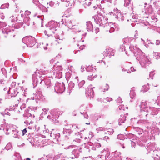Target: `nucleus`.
I'll return each instance as SVG.
<instances>
[{
	"label": "nucleus",
	"instance_id": "6e6d98bb",
	"mask_svg": "<svg viewBox=\"0 0 160 160\" xmlns=\"http://www.w3.org/2000/svg\"><path fill=\"white\" fill-rule=\"evenodd\" d=\"M12 148V145L10 143H8L4 148V149L8 150Z\"/></svg>",
	"mask_w": 160,
	"mask_h": 160
},
{
	"label": "nucleus",
	"instance_id": "b1692460",
	"mask_svg": "<svg viewBox=\"0 0 160 160\" xmlns=\"http://www.w3.org/2000/svg\"><path fill=\"white\" fill-rule=\"evenodd\" d=\"M145 5L147 6H145V13L146 14H152L153 12L152 8L151 5H148L147 3H145Z\"/></svg>",
	"mask_w": 160,
	"mask_h": 160
},
{
	"label": "nucleus",
	"instance_id": "bb28decb",
	"mask_svg": "<svg viewBox=\"0 0 160 160\" xmlns=\"http://www.w3.org/2000/svg\"><path fill=\"white\" fill-rule=\"evenodd\" d=\"M149 113L150 115H157L158 113V109L154 108H150L149 107Z\"/></svg>",
	"mask_w": 160,
	"mask_h": 160
},
{
	"label": "nucleus",
	"instance_id": "9d476101",
	"mask_svg": "<svg viewBox=\"0 0 160 160\" xmlns=\"http://www.w3.org/2000/svg\"><path fill=\"white\" fill-rule=\"evenodd\" d=\"M33 95L34 96L31 98L33 100L35 99L37 103L39 101L43 102L45 100V98L42 93L40 88L38 89L36 93H33Z\"/></svg>",
	"mask_w": 160,
	"mask_h": 160
},
{
	"label": "nucleus",
	"instance_id": "4468645a",
	"mask_svg": "<svg viewBox=\"0 0 160 160\" xmlns=\"http://www.w3.org/2000/svg\"><path fill=\"white\" fill-rule=\"evenodd\" d=\"M95 88L92 87V85H89L86 89V94L87 96L90 99L93 98L94 96V91L93 88Z\"/></svg>",
	"mask_w": 160,
	"mask_h": 160
},
{
	"label": "nucleus",
	"instance_id": "c85d7f7f",
	"mask_svg": "<svg viewBox=\"0 0 160 160\" xmlns=\"http://www.w3.org/2000/svg\"><path fill=\"white\" fill-rule=\"evenodd\" d=\"M23 116L24 117L26 118V119L28 118L30 120H31V119L32 118H34L35 117V116L33 114L32 115L30 113L28 112L27 111H26V112H25L23 114Z\"/></svg>",
	"mask_w": 160,
	"mask_h": 160
},
{
	"label": "nucleus",
	"instance_id": "0eeeda50",
	"mask_svg": "<svg viewBox=\"0 0 160 160\" xmlns=\"http://www.w3.org/2000/svg\"><path fill=\"white\" fill-rule=\"evenodd\" d=\"M22 41L28 47H32L35 43V38L31 36L25 37L22 39Z\"/></svg>",
	"mask_w": 160,
	"mask_h": 160
},
{
	"label": "nucleus",
	"instance_id": "f257e3e1",
	"mask_svg": "<svg viewBox=\"0 0 160 160\" xmlns=\"http://www.w3.org/2000/svg\"><path fill=\"white\" fill-rule=\"evenodd\" d=\"M134 55L136 59L139 61L142 67L147 68L151 63L149 58L145 55V53L140 49H137L136 52H134Z\"/></svg>",
	"mask_w": 160,
	"mask_h": 160
},
{
	"label": "nucleus",
	"instance_id": "423d86ee",
	"mask_svg": "<svg viewBox=\"0 0 160 160\" xmlns=\"http://www.w3.org/2000/svg\"><path fill=\"white\" fill-rule=\"evenodd\" d=\"M153 143H148L147 145L145 146V148L147 150L146 154H148L149 153H151V157L153 158L154 160H160V156H159L158 154H154L153 153L155 152H156V150H153L152 148Z\"/></svg>",
	"mask_w": 160,
	"mask_h": 160
},
{
	"label": "nucleus",
	"instance_id": "e2e57ef3",
	"mask_svg": "<svg viewBox=\"0 0 160 160\" xmlns=\"http://www.w3.org/2000/svg\"><path fill=\"white\" fill-rule=\"evenodd\" d=\"M6 24L5 22H0V28L6 26Z\"/></svg>",
	"mask_w": 160,
	"mask_h": 160
},
{
	"label": "nucleus",
	"instance_id": "c9c22d12",
	"mask_svg": "<svg viewBox=\"0 0 160 160\" xmlns=\"http://www.w3.org/2000/svg\"><path fill=\"white\" fill-rule=\"evenodd\" d=\"M149 89V87L148 84H147L145 85L142 86L141 91L142 92H145L147 91Z\"/></svg>",
	"mask_w": 160,
	"mask_h": 160
},
{
	"label": "nucleus",
	"instance_id": "20e7f679",
	"mask_svg": "<svg viewBox=\"0 0 160 160\" xmlns=\"http://www.w3.org/2000/svg\"><path fill=\"white\" fill-rule=\"evenodd\" d=\"M46 72L45 71L40 70L38 72L37 70L36 72H34V73L32 74V78L33 88L37 86L39 81H41V79L42 77H44L45 76Z\"/></svg>",
	"mask_w": 160,
	"mask_h": 160
},
{
	"label": "nucleus",
	"instance_id": "13d9d810",
	"mask_svg": "<svg viewBox=\"0 0 160 160\" xmlns=\"http://www.w3.org/2000/svg\"><path fill=\"white\" fill-rule=\"evenodd\" d=\"M106 128H104L103 127H99L98 128H97L96 130L98 132L99 131H105Z\"/></svg>",
	"mask_w": 160,
	"mask_h": 160
},
{
	"label": "nucleus",
	"instance_id": "72a5a7b5",
	"mask_svg": "<svg viewBox=\"0 0 160 160\" xmlns=\"http://www.w3.org/2000/svg\"><path fill=\"white\" fill-rule=\"evenodd\" d=\"M135 91V88H134L133 87L131 88L130 93V96L132 99H133L136 96V93Z\"/></svg>",
	"mask_w": 160,
	"mask_h": 160
},
{
	"label": "nucleus",
	"instance_id": "3c124183",
	"mask_svg": "<svg viewBox=\"0 0 160 160\" xmlns=\"http://www.w3.org/2000/svg\"><path fill=\"white\" fill-rule=\"evenodd\" d=\"M87 71L88 72H93L96 70L95 68L92 67L91 66H89L86 68Z\"/></svg>",
	"mask_w": 160,
	"mask_h": 160
},
{
	"label": "nucleus",
	"instance_id": "ddd939ff",
	"mask_svg": "<svg viewBox=\"0 0 160 160\" xmlns=\"http://www.w3.org/2000/svg\"><path fill=\"white\" fill-rule=\"evenodd\" d=\"M111 160H122L121 153L119 152L116 151L111 153L109 157Z\"/></svg>",
	"mask_w": 160,
	"mask_h": 160
},
{
	"label": "nucleus",
	"instance_id": "603ef678",
	"mask_svg": "<svg viewBox=\"0 0 160 160\" xmlns=\"http://www.w3.org/2000/svg\"><path fill=\"white\" fill-rule=\"evenodd\" d=\"M131 40L132 39L130 38H125L123 40L124 43H128L131 42Z\"/></svg>",
	"mask_w": 160,
	"mask_h": 160
},
{
	"label": "nucleus",
	"instance_id": "5701e85b",
	"mask_svg": "<svg viewBox=\"0 0 160 160\" xmlns=\"http://www.w3.org/2000/svg\"><path fill=\"white\" fill-rule=\"evenodd\" d=\"M134 130L135 136L139 137L140 135L142 136V135L143 133V131L139 127H134Z\"/></svg>",
	"mask_w": 160,
	"mask_h": 160
},
{
	"label": "nucleus",
	"instance_id": "7c9ffc66",
	"mask_svg": "<svg viewBox=\"0 0 160 160\" xmlns=\"http://www.w3.org/2000/svg\"><path fill=\"white\" fill-rule=\"evenodd\" d=\"M10 31L11 30L10 28H6L2 29V33L3 34L4 37L5 38L7 37V35Z\"/></svg>",
	"mask_w": 160,
	"mask_h": 160
},
{
	"label": "nucleus",
	"instance_id": "393cba45",
	"mask_svg": "<svg viewBox=\"0 0 160 160\" xmlns=\"http://www.w3.org/2000/svg\"><path fill=\"white\" fill-rule=\"evenodd\" d=\"M30 21V18L28 16H24V18H22V20H20V22H18V23L20 24H22L23 23H25L27 25H29Z\"/></svg>",
	"mask_w": 160,
	"mask_h": 160
},
{
	"label": "nucleus",
	"instance_id": "79ce46f5",
	"mask_svg": "<svg viewBox=\"0 0 160 160\" xmlns=\"http://www.w3.org/2000/svg\"><path fill=\"white\" fill-rule=\"evenodd\" d=\"M9 111H11L8 108L6 109L4 112H0L1 114L4 116L5 115H8V116L10 115V113Z\"/></svg>",
	"mask_w": 160,
	"mask_h": 160
},
{
	"label": "nucleus",
	"instance_id": "7ed1b4c3",
	"mask_svg": "<svg viewBox=\"0 0 160 160\" xmlns=\"http://www.w3.org/2000/svg\"><path fill=\"white\" fill-rule=\"evenodd\" d=\"M93 18L96 23L99 24L100 26L105 28L106 26H110V24H112V22L108 23V18L107 17H105L104 12L103 14L100 13L97 15H95Z\"/></svg>",
	"mask_w": 160,
	"mask_h": 160
},
{
	"label": "nucleus",
	"instance_id": "dca6fc26",
	"mask_svg": "<svg viewBox=\"0 0 160 160\" xmlns=\"http://www.w3.org/2000/svg\"><path fill=\"white\" fill-rule=\"evenodd\" d=\"M40 83L42 84H44L45 85L47 86L48 88L50 87L51 85L50 78L45 76L42 78Z\"/></svg>",
	"mask_w": 160,
	"mask_h": 160
},
{
	"label": "nucleus",
	"instance_id": "58836bf2",
	"mask_svg": "<svg viewBox=\"0 0 160 160\" xmlns=\"http://www.w3.org/2000/svg\"><path fill=\"white\" fill-rule=\"evenodd\" d=\"M144 17V16L142 17H138H138L137 15H132V19H137V20H132V22H139V20H141V18H143Z\"/></svg>",
	"mask_w": 160,
	"mask_h": 160
},
{
	"label": "nucleus",
	"instance_id": "5fc2aeb1",
	"mask_svg": "<svg viewBox=\"0 0 160 160\" xmlns=\"http://www.w3.org/2000/svg\"><path fill=\"white\" fill-rule=\"evenodd\" d=\"M85 3H84V2L83 3V5L84 6V8H86L87 6H89L91 5V1L88 2V1L87 0L86 1H85Z\"/></svg>",
	"mask_w": 160,
	"mask_h": 160
},
{
	"label": "nucleus",
	"instance_id": "774afa93",
	"mask_svg": "<svg viewBox=\"0 0 160 160\" xmlns=\"http://www.w3.org/2000/svg\"><path fill=\"white\" fill-rule=\"evenodd\" d=\"M156 103H157L158 105H160V96L158 97Z\"/></svg>",
	"mask_w": 160,
	"mask_h": 160
},
{
	"label": "nucleus",
	"instance_id": "f704fd0d",
	"mask_svg": "<svg viewBox=\"0 0 160 160\" xmlns=\"http://www.w3.org/2000/svg\"><path fill=\"white\" fill-rule=\"evenodd\" d=\"M13 137L15 138H19V136L18 134V131L16 129H13L12 130Z\"/></svg>",
	"mask_w": 160,
	"mask_h": 160
},
{
	"label": "nucleus",
	"instance_id": "338daca9",
	"mask_svg": "<svg viewBox=\"0 0 160 160\" xmlns=\"http://www.w3.org/2000/svg\"><path fill=\"white\" fill-rule=\"evenodd\" d=\"M33 2L37 6H38L40 4L38 0H33Z\"/></svg>",
	"mask_w": 160,
	"mask_h": 160
},
{
	"label": "nucleus",
	"instance_id": "473e14b6",
	"mask_svg": "<svg viewBox=\"0 0 160 160\" xmlns=\"http://www.w3.org/2000/svg\"><path fill=\"white\" fill-rule=\"evenodd\" d=\"M116 18L120 22H122L124 19V16L121 13H118L116 16Z\"/></svg>",
	"mask_w": 160,
	"mask_h": 160
},
{
	"label": "nucleus",
	"instance_id": "a19ab883",
	"mask_svg": "<svg viewBox=\"0 0 160 160\" xmlns=\"http://www.w3.org/2000/svg\"><path fill=\"white\" fill-rule=\"evenodd\" d=\"M38 6L39 8L43 12H47L48 11V9L45 7L43 5L40 4Z\"/></svg>",
	"mask_w": 160,
	"mask_h": 160
},
{
	"label": "nucleus",
	"instance_id": "4be33fe9",
	"mask_svg": "<svg viewBox=\"0 0 160 160\" xmlns=\"http://www.w3.org/2000/svg\"><path fill=\"white\" fill-rule=\"evenodd\" d=\"M106 52L105 55L106 56H108L110 58L111 56H114L115 50L110 48H108L106 50Z\"/></svg>",
	"mask_w": 160,
	"mask_h": 160
},
{
	"label": "nucleus",
	"instance_id": "6ab92c4d",
	"mask_svg": "<svg viewBox=\"0 0 160 160\" xmlns=\"http://www.w3.org/2000/svg\"><path fill=\"white\" fill-rule=\"evenodd\" d=\"M145 135L143 136V137L140 138V141H142V142L141 143L142 144H140V145H144L145 146V143L149 139V136H148V132L147 131L145 132Z\"/></svg>",
	"mask_w": 160,
	"mask_h": 160
},
{
	"label": "nucleus",
	"instance_id": "2f4dec72",
	"mask_svg": "<svg viewBox=\"0 0 160 160\" xmlns=\"http://www.w3.org/2000/svg\"><path fill=\"white\" fill-rule=\"evenodd\" d=\"M53 74L55 78H60L62 77V73L61 71H54L53 72Z\"/></svg>",
	"mask_w": 160,
	"mask_h": 160
},
{
	"label": "nucleus",
	"instance_id": "e433bc0d",
	"mask_svg": "<svg viewBox=\"0 0 160 160\" xmlns=\"http://www.w3.org/2000/svg\"><path fill=\"white\" fill-rule=\"evenodd\" d=\"M74 83L72 81L70 82L68 84V92L69 93L71 92V91L72 89L74 88Z\"/></svg>",
	"mask_w": 160,
	"mask_h": 160
},
{
	"label": "nucleus",
	"instance_id": "cd10ccee",
	"mask_svg": "<svg viewBox=\"0 0 160 160\" xmlns=\"http://www.w3.org/2000/svg\"><path fill=\"white\" fill-rule=\"evenodd\" d=\"M86 26L87 30L92 32L93 28L92 23L90 21H88L86 22Z\"/></svg>",
	"mask_w": 160,
	"mask_h": 160
},
{
	"label": "nucleus",
	"instance_id": "39448f33",
	"mask_svg": "<svg viewBox=\"0 0 160 160\" xmlns=\"http://www.w3.org/2000/svg\"><path fill=\"white\" fill-rule=\"evenodd\" d=\"M62 17L64 18L66 17L67 18L65 19V25L69 29L73 30L72 31L75 33L79 32L80 31L78 29V26L76 25L75 23L73 22V21L71 20H70L68 18V17L66 15H64Z\"/></svg>",
	"mask_w": 160,
	"mask_h": 160
},
{
	"label": "nucleus",
	"instance_id": "c03bdc74",
	"mask_svg": "<svg viewBox=\"0 0 160 160\" xmlns=\"http://www.w3.org/2000/svg\"><path fill=\"white\" fill-rule=\"evenodd\" d=\"M113 130L112 128H109L107 129V130H106L105 131V133L107 134L111 135L113 133Z\"/></svg>",
	"mask_w": 160,
	"mask_h": 160
},
{
	"label": "nucleus",
	"instance_id": "49530a36",
	"mask_svg": "<svg viewBox=\"0 0 160 160\" xmlns=\"http://www.w3.org/2000/svg\"><path fill=\"white\" fill-rule=\"evenodd\" d=\"M97 76L96 74H92V75H89L88 77V79L90 80H92L95 78Z\"/></svg>",
	"mask_w": 160,
	"mask_h": 160
},
{
	"label": "nucleus",
	"instance_id": "aec40b11",
	"mask_svg": "<svg viewBox=\"0 0 160 160\" xmlns=\"http://www.w3.org/2000/svg\"><path fill=\"white\" fill-rule=\"evenodd\" d=\"M8 94H10L11 97H14L19 93V92L18 91L17 88L12 89V87H10L9 90L8 91Z\"/></svg>",
	"mask_w": 160,
	"mask_h": 160
},
{
	"label": "nucleus",
	"instance_id": "2eb2a0df",
	"mask_svg": "<svg viewBox=\"0 0 160 160\" xmlns=\"http://www.w3.org/2000/svg\"><path fill=\"white\" fill-rule=\"evenodd\" d=\"M54 89L58 93H62L65 91V85L63 83L57 82L56 84Z\"/></svg>",
	"mask_w": 160,
	"mask_h": 160
},
{
	"label": "nucleus",
	"instance_id": "4d7b16f0",
	"mask_svg": "<svg viewBox=\"0 0 160 160\" xmlns=\"http://www.w3.org/2000/svg\"><path fill=\"white\" fill-rule=\"evenodd\" d=\"M55 71H61L62 69V67L61 66H58L55 68Z\"/></svg>",
	"mask_w": 160,
	"mask_h": 160
},
{
	"label": "nucleus",
	"instance_id": "680f3d73",
	"mask_svg": "<svg viewBox=\"0 0 160 160\" xmlns=\"http://www.w3.org/2000/svg\"><path fill=\"white\" fill-rule=\"evenodd\" d=\"M125 48V45H121L120 46V51L122 52L125 51L126 50Z\"/></svg>",
	"mask_w": 160,
	"mask_h": 160
},
{
	"label": "nucleus",
	"instance_id": "0e129e2a",
	"mask_svg": "<svg viewBox=\"0 0 160 160\" xmlns=\"http://www.w3.org/2000/svg\"><path fill=\"white\" fill-rule=\"evenodd\" d=\"M126 138L127 139V138H134V137H135V136L134 134H128L127 136L126 135Z\"/></svg>",
	"mask_w": 160,
	"mask_h": 160
},
{
	"label": "nucleus",
	"instance_id": "c756f323",
	"mask_svg": "<svg viewBox=\"0 0 160 160\" xmlns=\"http://www.w3.org/2000/svg\"><path fill=\"white\" fill-rule=\"evenodd\" d=\"M49 109L48 108H44L42 109V112L40 115L39 117L40 119H42L44 117V116L47 113Z\"/></svg>",
	"mask_w": 160,
	"mask_h": 160
},
{
	"label": "nucleus",
	"instance_id": "a18cd8bd",
	"mask_svg": "<svg viewBox=\"0 0 160 160\" xmlns=\"http://www.w3.org/2000/svg\"><path fill=\"white\" fill-rule=\"evenodd\" d=\"M153 55L155 58L157 59H160V52H153Z\"/></svg>",
	"mask_w": 160,
	"mask_h": 160
},
{
	"label": "nucleus",
	"instance_id": "de8ad7c7",
	"mask_svg": "<svg viewBox=\"0 0 160 160\" xmlns=\"http://www.w3.org/2000/svg\"><path fill=\"white\" fill-rule=\"evenodd\" d=\"M11 21L12 22H17L18 23V22H20V20H18V18L17 17H16L13 16H12L10 17Z\"/></svg>",
	"mask_w": 160,
	"mask_h": 160
},
{
	"label": "nucleus",
	"instance_id": "ea45409f",
	"mask_svg": "<svg viewBox=\"0 0 160 160\" xmlns=\"http://www.w3.org/2000/svg\"><path fill=\"white\" fill-rule=\"evenodd\" d=\"M93 136V133L92 132H89V135L88 137H84V139L87 140V139L88 141H90L92 137Z\"/></svg>",
	"mask_w": 160,
	"mask_h": 160
},
{
	"label": "nucleus",
	"instance_id": "37998d69",
	"mask_svg": "<svg viewBox=\"0 0 160 160\" xmlns=\"http://www.w3.org/2000/svg\"><path fill=\"white\" fill-rule=\"evenodd\" d=\"M62 146H63V148L66 149H71L75 148L76 146L74 145H70L68 146H66L62 144Z\"/></svg>",
	"mask_w": 160,
	"mask_h": 160
},
{
	"label": "nucleus",
	"instance_id": "69168bd1",
	"mask_svg": "<svg viewBox=\"0 0 160 160\" xmlns=\"http://www.w3.org/2000/svg\"><path fill=\"white\" fill-rule=\"evenodd\" d=\"M129 141L130 142L131 144V146L132 147H135V146H136V145L135 143V142L132 141L131 140H129Z\"/></svg>",
	"mask_w": 160,
	"mask_h": 160
},
{
	"label": "nucleus",
	"instance_id": "864d4df0",
	"mask_svg": "<svg viewBox=\"0 0 160 160\" xmlns=\"http://www.w3.org/2000/svg\"><path fill=\"white\" fill-rule=\"evenodd\" d=\"M118 138L120 140H123L126 138V135L124 136L123 134H120L118 135Z\"/></svg>",
	"mask_w": 160,
	"mask_h": 160
},
{
	"label": "nucleus",
	"instance_id": "9b49d317",
	"mask_svg": "<svg viewBox=\"0 0 160 160\" xmlns=\"http://www.w3.org/2000/svg\"><path fill=\"white\" fill-rule=\"evenodd\" d=\"M54 131H52L50 134L49 139L52 140L54 143H57L61 140L60 134L58 132L54 133Z\"/></svg>",
	"mask_w": 160,
	"mask_h": 160
},
{
	"label": "nucleus",
	"instance_id": "a878e982",
	"mask_svg": "<svg viewBox=\"0 0 160 160\" xmlns=\"http://www.w3.org/2000/svg\"><path fill=\"white\" fill-rule=\"evenodd\" d=\"M128 115V113L125 115H121L118 121V124L119 125H122V123L125 122L126 120L127 116Z\"/></svg>",
	"mask_w": 160,
	"mask_h": 160
},
{
	"label": "nucleus",
	"instance_id": "8fccbe9b",
	"mask_svg": "<svg viewBox=\"0 0 160 160\" xmlns=\"http://www.w3.org/2000/svg\"><path fill=\"white\" fill-rule=\"evenodd\" d=\"M109 88V85L106 84L103 88H101V90L103 92H105L108 90Z\"/></svg>",
	"mask_w": 160,
	"mask_h": 160
},
{
	"label": "nucleus",
	"instance_id": "6e6552de",
	"mask_svg": "<svg viewBox=\"0 0 160 160\" xmlns=\"http://www.w3.org/2000/svg\"><path fill=\"white\" fill-rule=\"evenodd\" d=\"M58 24L57 22L54 21H51L46 25L47 30H50L53 33H55V31L58 30Z\"/></svg>",
	"mask_w": 160,
	"mask_h": 160
},
{
	"label": "nucleus",
	"instance_id": "412c9836",
	"mask_svg": "<svg viewBox=\"0 0 160 160\" xmlns=\"http://www.w3.org/2000/svg\"><path fill=\"white\" fill-rule=\"evenodd\" d=\"M101 153L103 154L102 155V156L105 155V158L106 160H111L110 158H109L110 156V152L107 148L104 149L101 151Z\"/></svg>",
	"mask_w": 160,
	"mask_h": 160
},
{
	"label": "nucleus",
	"instance_id": "a211bd4d",
	"mask_svg": "<svg viewBox=\"0 0 160 160\" xmlns=\"http://www.w3.org/2000/svg\"><path fill=\"white\" fill-rule=\"evenodd\" d=\"M81 149V148H74L72 152V155H73L74 157H70V158L71 159H74L75 158H78L79 156L80 153L82 152Z\"/></svg>",
	"mask_w": 160,
	"mask_h": 160
},
{
	"label": "nucleus",
	"instance_id": "4c0bfd02",
	"mask_svg": "<svg viewBox=\"0 0 160 160\" xmlns=\"http://www.w3.org/2000/svg\"><path fill=\"white\" fill-rule=\"evenodd\" d=\"M129 48L130 51L133 52V54L134 52H136L137 51V49H139L136 46H134L132 44H130Z\"/></svg>",
	"mask_w": 160,
	"mask_h": 160
},
{
	"label": "nucleus",
	"instance_id": "f03ea898",
	"mask_svg": "<svg viewBox=\"0 0 160 160\" xmlns=\"http://www.w3.org/2000/svg\"><path fill=\"white\" fill-rule=\"evenodd\" d=\"M148 101L144 102H140L139 101H137L136 107L140 108V118L142 120H146L149 114V107L148 106Z\"/></svg>",
	"mask_w": 160,
	"mask_h": 160
},
{
	"label": "nucleus",
	"instance_id": "f8f14e48",
	"mask_svg": "<svg viewBox=\"0 0 160 160\" xmlns=\"http://www.w3.org/2000/svg\"><path fill=\"white\" fill-rule=\"evenodd\" d=\"M58 116L57 114V112L55 109L51 110L50 114H49L47 118L49 119L51 122L55 121V123H58V121H57V119L58 118Z\"/></svg>",
	"mask_w": 160,
	"mask_h": 160
},
{
	"label": "nucleus",
	"instance_id": "bf43d9fd",
	"mask_svg": "<svg viewBox=\"0 0 160 160\" xmlns=\"http://www.w3.org/2000/svg\"><path fill=\"white\" fill-rule=\"evenodd\" d=\"M85 83V81L84 80H82L78 84L79 88H82Z\"/></svg>",
	"mask_w": 160,
	"mask_h": 160
},
{
	"label": "nucleus",
	"instance_id": "1a4fd4ad",
	"mask_svg": "<svg viewBox=\"0 0 160 160\" xmlns=\"http://www.w3.org/2000/svg\"><path fill=\"white\" fill-rule=\"evenodd\" d=\"M70 128H69L68 127H65L63 129V134L66 140L68 139L69 138L70 135L72 132L73 130L72 128H74L75 129H78V126L75 125H72V127H70Z\"/></svg>",
	"mask_w": 160,
	"mask_h": 160
},
{
	"label": "nucleus",
	"instance_id": "09e8293b",
	"mask_svg": "<svg viewBox=\"0 0 160 160\" xmlns=\"http://www.w3.org/2000/svg\"><path fill=\"white\" fill-rule=\"evenodd\" d=\"M9 6V4L7 3L5 4H3L1 6L0 8L1 9H4L6 8H8Z\"/></svg>",
	"mask_w": 160,
	"mask_h": 160
},
{
	"label": "nucleus",
	"instance_id": "f3484780",
	"mask_svg": "<svg viewBox=\"0 0 160 160\" xmlns=\"http://www.w3.org/2000/svg\"><path fill=\"white\" fill-rule=\"evenodd\" d=\"M85 148L87 149V151L90 152L91 150L94 151L96 150V148L93 145V143L92 142L88 141L87 143H84Z\"/></svg>",
	"mask_w": 160,
	"mask_h": 160
},
{
	"label": "nucleus",
	"instance_id": "052dcab7",
	"mask_svg": "<svg viewBox=\"0 0 160 160\" xmlns=\"http://www.w3.org/2000/svg\"><path fill=\"white\" fill-rule=\"evenodd\" d=\"M131 1L129 0H124V6L127 7L129 6L130 3Z\"/></svg>",
	"mask_w": 160,
	"mask_h": 160
}]
</instances>
